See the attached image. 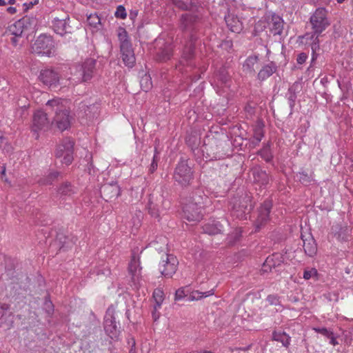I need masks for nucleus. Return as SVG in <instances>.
Listing matches in <instances>:
<instances>
[{
	"label": "nucleus",
	"instance_id": "1",
	"mask_svg": "<svg viewBox=\"0 0 353 353\" xmlns=\"http://www.w3.org/2000/svg\"><path fill=\"white\" fill-rule=\"evenodd\" d=\"M207 199L208 197L201 188L189 192L183 203L184 218L189 221H199L203 218V206Z\"/></svg>",
	"mask_w": 353,
	"mask_h": 353
},
{
	"label": "nucleus",
	"instance_id": "2",
	"mask_svg": "<svg viewBox=\"0 0 353 353\" xmlns=\"http://www.w3.org/2000/svg\"><path fill=\"white\" fill-rule=\"evenodd\" d=\"M67 103L68 101L59 98L49 100L46 103L47 108L54 112L53 122L61 131L67 130L71 123Z\"/></svg>",
	"mask_w": 353,
	"mask_h": 353
},
{
	"label": "nucleus",
	"instance_id": "3",
	"mask_svg": "<svg viewBox=\"0 0 353 353\" xmlns=\"http://www.w3.org/2000/svg\"><path fill=\"white\" fill-rule=\"evenodd\" d=\"M32 52L41 55L51 57L55 53L52 38L45 34L40 35L32 45Z\"/></svg>",
	"mask_w": 353,
	"mask_h": 353
},
{
	"label": "nucleus",
	"instance_id": "4",
	"mask_svg": "<svg viewBox=\"0 0 353 353\" xmlns=\"http://www.w3.org/2000/svg\"><path fill=\"white\" fill-rule=\"evenodd\" d=\"M230 75L225 68H220L214 75L211 85L214 87L216 93L222 95L227 93L230 87Z\"/></svg>",
	"mask_w": 353,
	"mask_h": 353
},
{
	"label": "nucleus",
	"instance_id": "5",
	"mask_svg": "<svg viewBox=\"0 0 353 353\" xmlns=\"http://www.w3.org/2000/svg\"><path fill=\"white\" fill-rule=\"evenodd\" d=\"M313 31L316 33H322L329 26L327 12L324 8L316 9L310 19Z\"/></svg>",
	"mask_w": 353,
	"mask_h": 353
},
{
	"label": "nucleus",
	"instance_id": "6",
	"mask_svg": "<svg viewBox=\"0 0 353 353\" xmlns=\"http://www.w3.org/2000/svg\"><path fill=\"white\" fill-rule=\"evenodd\" d=\"M174 180L182 186L189 185L193 179V171L185 161H180L174 170Z\"/></svg>",
	"mask_w": 353,
	"mask_h": 353
},
{
	"label": "nucleus",
	"instance_id": "7",
	"mask_svg": "<svg viewBox=\"0 0 353 353\" xmlns=\"http://www.w3.org/2000/svg\"><path fill=\"white\" fill-rule=\"evenodd\" d=\"M74 142L70 138H65L58 145L55 152L56 157L62 158L63 164L69 165L73 160Z\"/></svg>",
	"mask_w": 353,
	"mask_h": 353
},
{
	"label": "nucleus",
	"instance_id": "8",
	"mask_svg": "<svg viewBox=\"0 0 353 353\" xmlns=\"http://www.w3.org/2000/svg\"><path fill=\"white\" fill-rule=\"evenodd\" d=\"M320 34L321 33H316L313 31L299 37V40L301 43L308 45L311 47L312 63L314 62L319 56L318 51L320 50Z\"/></svg>",
	"mask_w": 353,
	"mask_h": 353
},
{
	"label": "nucleus",
	"instance_id": "9",
	"mask_svg": "<svg viewBox=\"0 0 353 353\" xmlns=\"http://www.w3.org/2000/svg\"><path fill=\"white\" fill-rule=\"evenodd\" d=\"M114 314L115 308L113 306H110L108 308L104 317L105 332L112 339H117L119 334Z\"/></svg>",
	"mask_w": 353,
	"mask_h": 353
},
{
	"label": "nucleus",
	"instance_id": "10",
	"mask_svg": "<svg viewBox=\"0 0 353 353\" xmlns=\"http://www.w3.org/2000/svg\"><path fill=\"white\" fill-rule=\"evenodd\" d=\"M179 261L172 254H165V259H163L159 265V270L165 277L170 278L176 272Z\"/></svg>",
	"mask_w": 353,
	"mask_h": 353
},
{
	"label": "nucleus",
	"instance_id": "11",
	"mask_svg": "<svg viewBox=\"0 0 353 353\" xmlns=\"http://www.w3.org/2000/svg\"><path fill=\"white\" fill-rule=\"evenodd\" d=\"M128 270L134 285L136 288H139L141 285V267L140 266L139 258L134 253L132 254Z\"/></svg>",
	"mask_w": 353,
	"mask_h": 353
},
{
	"label": "nucleus",
	"instance_id": "12",
	"mask_svg": "<svg viewBox=\"0 0 353 353\" xmlns=\"http://www.w3.org/2000/svg\"><path fill=\"white\" fill-rule=\"evenodd\" d=\"M200 19L197 14L185 13L181 15V27L186 31L195 30L199 23Z\"/></svg>",
	"mask_w": 353,
	"mask_h": 353
},
{
	"label": "nucleus",
	"instance_id": "13",
	"mask_svg": "<svg viewBox=\"0 0 353 353\" xmlns=\"http://www.w3.org/2000/svg\"><path fill=\"white\" fill-rule=\"evenodd\" d=\"M39 79L46 85L50 88H56L59 82L58 74L51 69L41 70Z\"/></svg>",
	"mask_w": 353,
	"mask_h": 353
},
{
	"label": "nucleus",
	"instance_id": "14",
	"mask_svg": "<svg viewBox=\"0 0 353 353\" xmlns=\"http://www.w3.org/2000/svg\"><path fill=\"white\" fill-rule=\"evenodd\" d=\"M8 31L9 34L13 36V37L11 38V41L14 46H17L18 44L19 38H21L23 34H27L25 30L23 23H22L20 19L9 26Z\"/></svg>",
	"mask_w": 353,
	"mask_h": 353
},
{
	"label": "nucleus",
	"instance_id": "15",
	"mask_svg": "<svg viewBox=\"0 0 353 353\" xmlns=\"http://www.w3.org/2000/svg\"><path fill=\"white\" fill-rule=\"evenodd\" d=\"M157 46L159 47L157 58L161 61H165L170 59L172 52V47L170 43H165L162 39L156 41Z\"/></svg>",
	"mask_w": 353,
	"mask_h": 353
},
{
	"label": "nucleus",
	"instance_id": "16",
	"mask_svg": "<svg viewBox=\"0 0 353 353\" xmlns=\"http://www.w3.org/2000/svg\"><path fill=\"white\" fill-rule=\"evenodd\" d=\"M301 239L305 253L310 257L314 256L317 252V246L312 234L310 233L301 234Z\"/></svg>",
	"mask_w": 353,
	"mask_h": 353
},
{
	"label": "nucleus",
	"instance_id": "17",
	"mask_svg": "<svg viewBox=\"0 0 353 353\" xmlns=\"http://www.w3.org/2000/svg\"><path fill=\"white\" fill-rule=\"evenodd\" d=\"M48 119L47 114L41 110H37L34 112L33 117L32 130L37 132L39 130H45L48 126Z\"/></svg>",
	"mask_w": 353,
	"mask_h": 353
},
{
	"label": "nucleus",
	"instance_id": "18",
	"mask_svg": "<svg viewBox=\"0 0 353 353\" xmlns=\"http://www.w3.org/2000/svg\"><path fill=\"white\" fill-rule=\"evenodd\" d=\"M96 65V61L94 59H86L80 68L81 80L88 81L91 79Z\"/></svg>",
	"mask_w": 353,
	"mask_h": 353
},
{
	"label": "nucleus",
	"instance_id": "19",
	"mask_svg": "<svg viewBox=\"0 0 353 353\" xmlns=\"http://www.w3.org/2000/svg\"><path fill=\"white\" fill-rule=\"evenodd\" d=\"M272 202L269 200L265 201L259 210V215L256 219V226L259 228L269 219V214L272 208Z\"/></svg>",
	"mask_w": 353,
	"mask_h": 353
},
{
	"label": "nucleus",
	"instance_id": "20",
	"mask_svg": "<svg viewBox=\"0 0 353 353\" xmlns=\"http://www.w3.org/2000/svg\"><path fill=\"white\" fill-rule=\"evenodd\" d=\"M283 262V256L279 253H274L268 256L263 264L262 271L267 272L272 268L279 266Z\"/></svg>",
	"mask_w": 353,
	"mask_h": 353
},
{
	"label": "nucleus",
	"instance_id": "21",
	"mask_svg": "<svg viewBox=\"0 0 353 353\" xmlns=\"http://www.w3.org/2000/svg\"><path fill=\"white\" fill-rule=\"evenodd\" d=\"M195 39L194 38L193 35H191L190 38V43L188 46H186L185 48V50L183 53L182 59L180 61L179 65L177 66L179 70H181V65H186L187 67L192 68L193 64L192 62V58L193 56V41H194Z\"/></svg>",
	"mask_w": 353,
	"mask_h": 353
},
{
	"label": "nucleus",
	"instance_id": "22",
	"mask_svg": "<svg viewBox=\"0 0 353 353\" xmlns=\"http://www.w3.org/2000/svg\"><path fill=\"white\" fill-rule=\"evenodd\" d=\"M69 20L68 17L65 19H54L52 21V27L54 32L60 35L70 32L71 27L69 26L68 21Z\"/></svg>",
	"mask_w": 353,
	"mask_h": 353
},
{
	"label": "nucleus",
	"instance_id": "23",
	"mask_svg": "<svg viewBox=\"0 0 353 353\" xmlns=\"http://www.w3.org/2000/svg\"><path fill=\"white\" fill-rule=\"evenodd\" d=\"M259 60V57L256 54L248 57L243 63V71L245 74H254L256 72L255 68L258 65Z\"/></svg>",
	"mask_w": 353,
	"mask_h": 353
},
{
	"label": "nucleus",
	"instance_id": "24",
	"mask_svg": "<svg viewBox=\"0 0 353 353\" xmlns=\"http://www.w3.org/2000/svg\"><path fill=\"white\" fill-rule=\"evenodd\" d=\"M101 192L105 199H111L120 195V188L117 184H105L101 187Z\"/></svg>",
	"mask_w": 353,
	"mask_h": 353
},
{
	"label": "nucleus",
	"instance_id": "25",
	"mask_svg": "<svg viewBox=\"0 0 353 353\" xmlns=\"http://www.w3.org/2000/svg\"><path fill=\"white\" fill-rule=\"evenodd\" d=\"M276 65L274 62L265 64L258 72L257 79L261 81H265L271 77L276 71Z\"/></svg>",
	"mask_w": 353,
	"mask_h": 353
},
{
	"label": "nucleus",
	"instance_id": "26",
	"mask_svg": "<svg viewBox=\"0 0 353 353\" xmlns=\"http://www.w3.org/2000/svg\"><path fill=\"white\" fill-rule=\"evenodd\" d=\"M22 23H23V26L25 30L27 32V34L34 32L39 24L38 19L33 15L26 16L20 19Z\"/></svg>",
	"mask_w": 353,
	"mask_h": 353
},
{
	"label": "nucleus",
	"instance_id": "27",
	"mask_svg": "<svg viewBox=\"0 0 353 353\" xmlns=\"http://www.w3.org/2000/svg\"><path fill=\"white\" fill-rule=\"evenodd\" d=\"M120 51L122 56V60L124 64L127 67L132 68L134 65L136 61L134 52L132 48V46L129 47L126 49H123Z\"/></svg>",
	"mask_w": 353,
	"mask_h": 353
},
{
	"label": "nucleus",
	"instance_id": "28",
	"mask_svg": "<svg viewBox=\"0 0 353 353\" xmlns=\"http://www.w3.org/2000/svg\"><path fill=\"white\" fill-rule=\"evenodd\" d=\"M225 21L228 28L232 32L239 33L242 30V23L236 17L232 14H228L225 17Z\"/></svg>",
	"mask_w": 353,
	"mask_h": 353
},
{
	"label": "nucleus",
	"instance_id": "29",
	"mask_svg": "<svg viewBox=\"0 0 353 353\" xmlns=\"http://www.w3.org/2000/svg\"><path fill=\"white\" fill-rule=\"evenodd\" d=\"M270 30L274 35L281 34L283 29V20L276 14L272 16V19L270 23Z\"/></svg>",
	"mask_w": 353,
	"mask_h": 353
},
{
	"label": "nucleus",
	"instance_id": "30",
	"mask_svg": "<svg viewBox=\"0 0 353 353\" xmlns=\"http://www.w3.org/2000/svg\"><path fill=\"white\" fill-rule=\"evenodd\" d=\"M120 50L132 46L128 34L125 28L119 27L117 30Z\"/></svg>",
	"mask_w": 353,
	"mask_h": 353
},
{
	"label": "nucleus",
	"instance_id": "31",
	"mask_svg": "<svg viewBox=\"0 0 353 353\" xmlns=\"http://www.w3.org/2000/svg\"><path fill=\"white\" fill-rule=\"evenodd\" d=\"M223 227L219 221L212 220L205 224L203 227V230L205 233L210 235L219 234L222 231Z\"/></svg>",
	"mask_w": 353,
	"mask_h": 353
},
{
	"label": "nucleus",
	"instance_id": "32",
	"mask_svg": "<svg viewBox=\"0 0 353 353\" xmlns=\"http://www.w3.org/2000/svg\"><path fill=\"white\" fill-rule=\"evenodd\" d=\"M237 201H238L236 199H234V201L231 203L232 205L231 207V214L232 216L241 219L245 217L247 206L245 205H240L239 203H237Z\"/></svg>",
	"mask_w": 353,
	"mask_h": 353
},
{
	"label": "nucleus",
	"instance_id": "33",
	"mask_svg": "<svg viewBox=\"0 0 353 353\" xmlns=\"http://www.w3.org/2000/svg\"><path fill=\"white\" fill-rule=\"evenodd\" d=\"M349 231L350 230L347 226H343L340 224H336L332 227V232L341 241L347 240Z\"/></svg>",
	"mask_w": 353,
	"mask_h": 353
},
{
	"label": "nucleus",
	"instance_id": "34",
	"mask_svg": "<svg viewBox=\"0 0 353 353\" xmlns=\"http://www.w3.org/2000/svg\"><path fill=\"white\" fill-rule=\"evenodd\" d=\"M272 340L280 342L283 346L288 347L290 344L291 338L285 332L274 331L272 333Z\"/></svg>",
	"mask_w": 353,
	"mask_h": 353
},
{
	"label": "nucleus",
	"instance_id": "35",
	"mask_svg": "<svg viewBox=\"0 0 353 353\" xmlns=\"http://www.w3.org/2000/svg\"><path fill=\"white\" fill-rule=\"evenodd\" d=\"M57 192L61 196H70L76 193V188L70 183L65 182L59 186Z\"/></svg>",
	"mask_w": 353,
	"mask_h": 353
},
{
	"label": "nucleus",
	"instance_id": "36",
	"mask_svg": "<svg viewBox=\"0 0 353 353\" xmlns=\"http://www.w3.org/2000/svg\"><path fill=\"white\" fill-rule=\"evenodd\" d=\"M214 294V290H211L207 292H200L199 290L193 291L190 293V294L188 296L187 300L188 301H198L203 297H208L212 296Z\"/></svg>",
	"mask_w": 353,
	"mask_h": 353
},
{
	"label": "nucleus",
	"instance_id": "37",
	"mask_svg": "<svg viewBox=\"0 0 353 353\" xmlns=\"http://www.w3.org/2000/svg\"><path fill=\"white\" fill-rule=\"evenodd\" d=\"M263 126L261 123H258L254 128L252 143L255 145H258L264 137Z\"/></svg>",
	"mask_w": 353,
	"mask_h": 353
},
{
	"label": "nucleus",
	"instance_id": "38",
	"mask_svg": "<svg viewBox=\"0 0 353 353\" xmlns=\"http://www.w3.org/2000/svg\"><path fill=\"white\" fill-rule=\"evenodd\" d=\"M153 298L155 301V305L154 306V310H159L163 301V292L161 289H156L153 292Z\"/></svg>",
	"mask_w": 353,
	"mask_h": 353
},
{
	"label": "nucleus",
	"instance_id": "39",
	"mask_svg": "<svg viewBox=\"0 0 353 353\" xmlns=\"http://www.w3.org/2000/svg\"><path fill=\"white\" fill-rule=\"evenodd\" d=\"M59 174L60 173L58 172H50L46 176L39 179L38 182L41 185H50L58 178Z\"/></svg>",
	"mask_w": 353,
	"mask_h": 353
},
{
	"label": "nucleus",
	"instance_id": "40",
	"mask_svg": "<svg viewBox=\"0 0 353 353\" xmlns=\"http://www.w3.org/2000/svg\"><path fill=\"white\" fill-rule=\"evenodd\" d=\"M172 3L178 8L183 10H188L192 7L193 3L192 1L190 2L184 1L183 0H172Z\"/></svg>",
	"mask_w": 353,
	"mask_h": 353
},
{
	"label": "nucleus",
	"instance_id": "41",
	"mask_svg": "<svg viewBox=\"0 0 353 353\" xmlns=\"http://www.w3.org/2000/svg\"><path fill=\"white\" fill-rule=\"evenodd\" d=\"M9 306L7 304L0 305V324H3L7 321V316H10V312L8 311Z\"/></svg>",
	"mask_w": 353,
	"mask_h": 353
},
{
	"label": "nucleus",
	"instance_id": "42",
	"mask_svg": "<svg viewBox=\"0 0 353 353\" xmlns=\"http://www.w3.org/2000/svg\"><path fill=\"white\" fill-rule=\"evenodd\" d=\"M296 177L302 184L305 185L309 184L312 180L311 176L305 171L299 172L296 174Z\"/></svg>",
	"mask_w": 353,
	"mask_h": 353
},
{
	"label": "nucleus",
	"instance_id": "43",
	"mask_svg": "<svg viewBox=\"0 0 353 353\" xmlns=\"http://www.w3.org/2000/svg\"><path fill=\"white\" fill-rule=\"evenodd\" d=\"M140 83L142 89L145 92L152 88L151 78L148 75L145 74L143 77L141 79Z\"/></svg>",
	"mask_w": 353,
	"mask_h": 353
},
{
	"label": "nucleus",
	"instance_id": "44",
	"mask_svg": "<svg viewBox=\"0 0 353 353\" xmlns=\"http://www.w3.org/2000/svg\"><path fill=\"white\" fill-rule=\"evenodd\" d=\"M43 310L48 314V315L50 316L54 312V305L52 301L48 298L46 299L43 303Z\"/></svg>",
	"mask_w": 353,
	"mask_h": 353
},
{
	"label": "nucleus",
	"instance_id": "45",
	"mask_svg": "<svg viewBox=\"0 0 353 353\" xmlns=\"http://www.w3.org/2000/svg\"><path fill=\"white\" fill-rule=\"evenodd\" d=\"M187 287H183L178 289L175 292V300L179 301L188 296Z\"/></svg>",
	"mask_w": 353,
	"mask_h": 353
},
{
	"label": "nucleus",
	"instance_id": "46",
	"mask_svg": "<svg viewBox=\"0 0 353 353\" xmlns=\"http://www.w3.org/2000/svg\"><path fill=\"white\" fill-rule=\"evenodd\" d=\"M114 14H115L116 17L120 18L121 19H124L127 17V13H126L125 8L121 5L117 8V10H116Z\"/></svg>",
	"mask_w": 353,
	"mask_h": 353
},
{
	"label": "nucleus",
	"instance_id": "47",
	"mask_svg": "<svg viewBox=\"0 0 353 353\" xmlns=\"http://www.w3.org/2000/svg\"><path fill=\"white\" fill-rule=\"evenodd\" d=\"M317 274V270L315 268H311L310 270H305L303 272V279L305 280H308L311 279L312 276H316Z\"/></svg>",
	"mask_w": 353,
	"mask_h": 353
},
{
	"label": "nucleus",
	"instance_id": "48",
	"mask_svg": "<svg viewBox=\"0 0 353 353\" xmlns=\"http://www.w3.org/2000/svg\"><path fill=\"white\" fill-rule=\"evenodd\" d=\"M240 237V233L238 231H235L234 232L230 234L228 238L227 241L229 244H234L236 241L239 240Z\"/></svg>",
	"mask_w": 353,
	"mask_h": 353
},
{
	"label": "nucleus",
	"instance_id": "49",
	"mask_svg": "<svg viewBox=\"0 0 353 353\" xmlns=\"http://www.w3.org/2000/svg\"><path fill=\"white\" fill-rule=\"evenodd\" d=\"M313 330H314L317 333L323 335L327 338L329 336H331V333L332 332L330 330H328L326 327H313Z\"/></svg>",
	"mask_w": 353,
	"mask_h": 353
},
{
	"label": "nucleus",
	"instance_id": "50",
	"mask_svg": "<svg viewBox=\"0 0 353 353\" xmlns=\"http://www.w3.org/2000/svg\"><path fill=\"white\" fill-rule=\"evenodd\" d=\"M148 211L152 216L154 218H158L159 216V210L156 209L154 205H153L152 203L149 204Z\"/></svg>",
	"mask_w": 353,
	"mask_h": 353
},
{
	"label": "nucleus",
	"instance_id": "51",
	"mask_svg": "<svg viewBox=\"0 0 353 353\" xmlns=\"http://www.w3.org/2000/svg\"><path fill=\"white\" fill-rule=\"evenodd\" d=\"M307 59V54L305 52H301V53L299 54L297 56V58H296L297 63L301 65L306 61Z\"/></svg>",
	"mask_w": 353,
	"mask_h": 353
},
{
	"label": "nucleus",
	"instance_id": "52",
	"mask_svg": "<svg viewBox=\"0 0 353 353\" xmlns=\"http://www.w3.org/2000/svg\"><path fill=\"white\" fill-rule=\"evenodd\" d=\"M88 19L90 21V24L97 25L100 23V19L96 14H90Z\"/></svg>",
	"mask_w": 353,
	"mask_h": 353
},
{
	"label": "nucleus",
	"instance_id": "53",
	"mask_svg": "<svg viewBox=\"0 0 353 353\" xmlns=\"http://www.w3.org/2000/svg\"><path fill=\"white\" fill-rule=\"evenodd\" d=\"M267 301L270 303L271 305H277L279 303V299L277 296L276 295H269L267 297Z\"/></svg>",
	"mask_w": 353,
	"mask_h": 353
},
{
	"label": "nucleus",
	"instance_id": "54",
	"mask_svg": "<svg viewBox=\"0 0 353 353\" xmlns=\"http://www.w3.org/2000/svg\"><path fill=\"white\" fill-rule=\"evenodd\" d=\"M259 176H261L262 179L261 184L265 185L268 183V176L265 172H261L259 173Z\"/></svg>",
	"mask_w": 353,
	"mask_h": 353
},
{
	"label": "nucleus",
	"instance_id": "55",
	"mask_svg": "<svg viewBox=\"0 0 353 353\" xmlns=\"http://www.w3.org/2000/svg\"><path fill=\"white\" fill-rule=\"evenodd\" d=\"M39 3V0H34V1L26 2L23 3V6L25 7V10H28L30 9L34 5H36Z\"/></svg>",
	"mask_w": 353,
	"mask_h": 353
},
{
	"label": "nucleus",
	"instance_id": "56",
	"mask_svg": "<svg viewBox=\"0 0 353 353\" xmlns=\"http://www.w3.org/2000/svg\"><path fill=\"white\" fill-rule=\"evenodd\" d=\"M295 100H296V95L294 94H291L288 97L289 105H290V107L291 108V109H292L294 106Z\"/></svg>",
	"mask_w": 353,
	"mask_h": 353
},
{
	"label": "nucleus",
	"instance_id": "57",
	"mask_svg": "<svg viewBox=\"0 0 353 353\" xmlns=\"http://www.w3.org/2000/svg\"><path fill=\"white\" fill-rule=\"evenodd\" d=\"M327 339H330V343L331 345H332L335 346V345H338V344H339V343H338V341H337V340H336V337L334 336V333H333V332H332V333H331V336H329L327 337Z\"/></svg>",
	"mask_w": 353,
	"mask_h": 353
},
{
	"label": "nucleus",
	"instance_id": "58",
	"mask_svg": "<svg viewBox=\"0 0 353 353\" xmlns=\"http://www.w3.org/2000/svg\"><path fill=\"white\" fill-rule=\"evenodd\" d=\"M6 167L3 166L2 170H1V180L6 183H10V182L6 175Z\"/></svg>",
	"mask_w": 353,
	"mask_h": 353
},
{
	"label": "nucleus",
	"instance_id": "59",
	"mask_svg": "<svg viewBox=\"0 0 353 353\" xmlns=\"http://www.w3.org/2000/svg\"><path fill=\"white\" fill-rule=\"evenodd\" d=\"M128 344L131 345V348L130 350V353H137L133 347L135 346V341L133 338L129 339Z\"/></svg>",
	"mask_w": 353,
	"mask_h": 353
},
{
	"label": "nucleus",
	"instance_id": "60",
	"mask_svg": "<svg viewBox=\"0 0 353 353\" xmlns=\"http://www.w3.org/2000/svg\"><path fill=\"white\" fill-rule=\"evenodd\" d=\"M269 150H270V146L269 145H267L266 147H265L261 151V154L262 156H267V159L266 160H268L269 158H268V153H269Z\"/></svg>",
	"mask_w": 353,
	"mask_h": 353
},
{
	"label": "nucleus",
	"instance_id": "61",
	"mask_svg": "<svg viewBox=\"0 0 353 353\" xmlns=\"http://www.w3.org/2000/svg\"><path fill=\"white\" fill-rule=\"evenodd\" d=\"M245 110L246 112H248L250 115L253 114L254 113V108L250 105H247L245 108Z\"/></svg>",
	"mask_w": 353,
	"mask_h": 353
},
{
	"label": "nucleus",
	"instance_id": "62",
	"mask_svg": "<svg viewBox=\"0 0 353 353\" xmlns=\"http://www.w3.org/2000/svg\"><path fill=\"white\" fill-rule=\"evenodd\" d=\"M151 168L154 170L157 168V162L156 161V155L154 156L152 163L151 164Z\"/></svg>",
	"mask_w": 353,
	"mask_h": 353
},
{
	"label": "nucleus",
	"instance_id": "63",
	"mask_svg": "<svg viewBox=\"0 0 353 353\" xmlns=\"http://www.w3.org/2000/svg\"><path fill=\"white\" fill-rule=\"evenodd\" d=\"M7 11L10 14H14L17 12V9L14 7H9V8H7Z\"/></svg>",
	"mask_w": 353,
	"mask_h": 353
},
{
	"label": "nucleus",
	"instance_id": "64",
	"mask_svg": "<svg viewBox=\"0 0 353 353\" xmlns=\"http://www.w3.org/2000/svg\"><path fill=\"white\" fill-rule=\"evenodd\" d=\"M6 4L4 0H0V6H5Z\"/></svg>",
	"mask_w": 353,
	"mask_h": 353
}]
</instances>
